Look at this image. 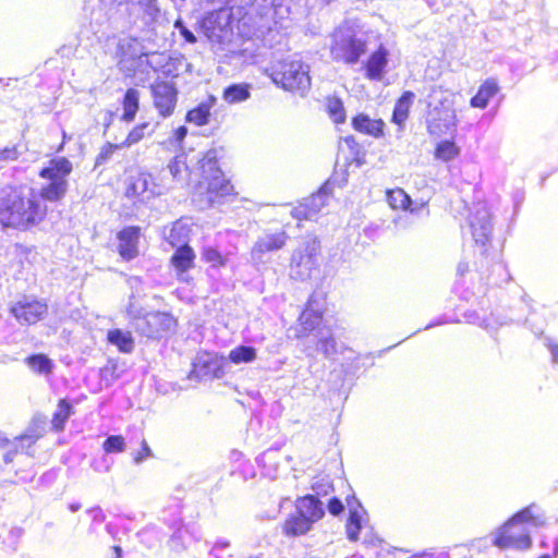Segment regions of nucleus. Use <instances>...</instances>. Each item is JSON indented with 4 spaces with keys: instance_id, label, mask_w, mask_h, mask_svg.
Listing matches in <instances>:
<instances>
[{
    "instance_id": "nucleus-20",
    "label": "nucleus",
    "mask_w": 558,
    "mask_h": 558,
    "mask_svg": "<svg viewBox=\"0 0 558 558\" xmlns=\"http://www.w3.org/2000/svg\"><path fill=\"white\" fill-rule=\"evenodd\" d=\"M351 125L354 131L374 138H380L385 135V121L383 119H372L364 112L353 116Z\"/></svg>"
},
{
    "instance_id": "nucleus-19",
    "label": "nucleus",
    "mask_w": 558,
    "mask_h": 558,
    "mask_svg": "<svg viewBox=\"0 0 558 558\" xmlns=\"http://www.w3.org/2000/svg\"><path fill=\"white\" fill-rule=\"evenodd\" d=\"M295 511L302 514V517L312 524L319 521L325 515L323 502L313 494L298 497L295 500Z\"/></svg>"
},
{
    "instance_id": "nucleus-58",
    "label": "nucleus",
    "mask_w": 558,
    "mask_h": 558,
    "mask_svg": "<svg viewBox=\"0 0 558 558\" xmlns=\"http://www.w3.org/2000/svg\"><path fill=\"white\" fill-rule=\"evenodd\" d=\"M110 124H111V119L106 122L105 130H107L110 126Z\"/></svg>"
},
{
    "instance_id": "nucleus-14",
    "label": "nucleus",
    "mask_w": 558,
    "mask_h": 558,
    "mask_svg": "<svg viewBox=\"0 0 558 558\" xmlns=\"http://www.w3.org/2000/svg\"><path fill=\"white\" fill-rule=\"evenodd\" d=\"M345 504L349 509L348 519L345 521L347 537L351 542H356L360 538L362 522L367 512L354 494L345 497Z\"/></svg>"
},
{
    "instance_id": "nucleus-11",
    "label": "nucleus",
    "mask_w": 558,
    "mask_h": 558,
    "mask_svg": "<svg viewBox=\"0 0 558 558\" xmlns=\"http://www.w3.org/2000/svg\"><path fill=\"white\" fill-rule=\"evenodd\" d=\"M225 368V356L218 353L204 352L197 356L196 361L193 362L189 378L197 381L203 379L221 378L226 374Z\"/></svg>"
},
{
    "instance_id": "nucleus-23",
    "label": "nucleus",
    "mask_w": 558,
    "mask_h": 558,
    "mask_svg": "<svg viewBox=\"0 0 558 558\" xmlns=\"http://www.w3.org/2000/svg\"><path fill=\"white\" fill-rule=\"evenodd\" d=\"M122 114L120 120L125 123H131L135 120L140 111V92L134 88H128L121 99Z\"/></svg>"
},
{
    "instance_id": "nucleus-28",
    "label": "nucleus",
    "mask_w": 558,
    "mask_h": 558,
    "mask_svg": "<svg viewBox=\"0 0 558 558\" xmlns=\"http://www.w3.org/2000/svg\"><path fill=\"white\" fill-rule=\"evenodd\" d=\"M27 367L37 375L50 376L54 368L53 361L44 353H34L24 360Z\"/></svg>"
},
{
    "instance_id": "nucleus-13",
    "label": "nucleus",
    "mask_w": 558,
    "mask_h": 558,
    "mask_svg": "<svg viewBox=\"0 0 558 558\" xmlns=\"http://www.w3.org/2000/svg\"><path fill=\"white\" fill-rule=\"evenodd\" d=\"M175 326V319L168 313L154 312L143 317L137 331L148 339H160Z\"/></svg>"
},
{
    "instance_id": "nucleus-33",
    "label": "nucleus",
    "mask_w": 558,
    "mask_h": 558,
    "mask_svg": "<svg viewBox=\"0 0 558 558\" xmlns=\"http://www.w3.org/2000/svg\"><path fill=\"white\" fill-rule=\"evenodd\" d=\"M107 340L123 353H131L134 349V340L130 331L111 329L107 333Z\"/></svg>"
},
{
    "instance_id": "nucleus-15",
    "label": "nucleus",
    "mask_w": 558,
    "mask_h": 558,
    "mask_svg": "<svg viewBox=\"0 0 558 558\" xmlns=\"http://www.w3.org/2000/svg\"><path fill=\"white\" fill-rule=\"evenodd\" d=\"M142 229L138 226H129L117 233L118 253L124 260L134 259L138 255V242Z\"/></svg>"
},
{
    "instance_id": "nucleus-7",
    "label": "nucleus",
    "mask_w": 558,
    "mask_h": 558,
    "mask_svg": "<svg viewBox=\"0 0 558 558\" xmlns=\"http://www.w3.org/2000/svg\"><path fill=\"white\" fill-rule=\"evenodd\" d=\"M153 106L162 119L171 117L177 109L179 90L173 81L156 80L149 86Z\"/></svg>"
},
{
    "instance_id": "nucleus-9",
    "label": "nucleus",
    "mask_w": 558,
    "mask_h": 558,
    "mask_svg": "<svg viewBox=\"0 0 558 558\" xmlns=\"http://www.w3.org/2000/svg\"><path fill=\"white\" fill-rule=\"evenodd\" d=\"M325 320V311L313 307V301L310 299L298 316L294 326L290 327L292 338L303 340L310 336H318L323 329Z\"/></svg>"
},
{
    "instance_id": "nucleus-41",
    "label": "nucleus",
    "mask_w": 558,
    "mask_h": 558,
    "mask_svg": "<svg viewBox=\"0 0 558 558\" xmlns=\"http://www.w3.org/2000/svg\"><path fill=\"white\" fill-rule=\"evenodd\" d=\"M168 168L173 179H182L183 174L189 171L186 156L184 154L174 156L170 160Z\"/></svg>"
},
{
    "instance_id": "nucleus-42",
    "label": "nucleus",
    "mask_w": 558,
    "mask_h": 558,
    "mask_svg": "<svg viewBox=\"0 0 558 558\" xmlns=\"http://www.w3.org/2000/svg\"><path fill=\"white\" fill-rule=\"evenodd\" d=\"M121 148H125L122 145V142L119 143V144H114V143H110V142L105 143L100 147L99 153L97 154V156L95 158V166L104 165L105 162H107L113 156V154L118 149H121Z\"/></svg>"
},
{
    "instance_id": "nucleus-56",
    "label": "nucleus",
    "mask_w": 558,
    "mask_h": 558,
    "mask_svg": "<svg viewBox=\"0 0 558 558\" xmlns=\"http://www.w3.org/2000/svg\"><path fill=\"white\" fill-rule=\"evenodd\" d=\"M9 442H10V440L8 438L3 437L2 434L0 433V448H3Z\"/></svg>"
},
{
    "instance_id": "nucleus-52",
    "label": "nucleus",
    "mask_w": 558,
    "mask_h": 558,
    "mask_svg": "<svg viewBox=\"0 0 558 558\" xmlns=\"http://www.w3.org/2000/svg\"><path fill=\"white\" fill-rule=\"evenodd\" d=\"M549 350L553 354L555 362L558 363V344H556V343L549 344Z\"/></svg>"
},
{
    "instance_id": "nucleus-10",
    "label": "nucleus",
    "mask_w": 558,
    "mask_h": 558,
    "mask_svg": "<svg viewBox=\"0 0 558 558\" xmlns=\"http://www.w3.org/2000/svg\"><path fill=\"white\" fill-rule=\"evenodd\" d=\"M493 544L500 549L526 550L532 546L529 532L508 519L496 532Z\"/></svg>"
},
{
    "instance_id": "nucleus-49",
    "label": "nucleus",
    "mask_w": 558,
    "mask_h": 558,
    "mask_svg": "<svg viewBox=\"0 0 558 558\" xmlns=\"http://www.w3.org/2000/svg\"><path fill=\"white\" fill-rule=\"evenodd\" d=\"M343 142L351 148H356L359 149L360 148V145L356 141V138L353 136V135H347L345 137H343Z\"/></svg>"
},
{
    "instance_id": "nucleus-54",
    "label": "nucleus",
    "mask_w": 558,
    "mask_h": 558,
    "mask_svg": "<svg viewBox=\"0 0 558 558\" xmlns=\"http://www.w3.org/2000/svg\"><path fill=\"white\" fill-rule=\"evenodd\" d=\"M15 248L19 250L22 254H28L32 251V247H26L22 244H16Z\"/></svg>"
},
{
    "instance_id": "nucleus-18",
    "label": "nucleus",
    "mask_w": 558,
    "mask_h": 558,
    "mask_svg": "<svg viewBox=\"0 0 558 558\" xmlns=\"http://www.w3.org/2000/svg\"><path fill=\"white\" fill-rule=\"evenodd\" d=\"M386 201L392 210L409 211L411 214L424 211L426 216L429 215L427 203H421L418 206L413 207L410 195L401 187L388 189L386 191Z\"/></svg>"
},
{
    "instance_id": "nucleus-1",
    "label": "nucleus",
    "mask_w": 558,
    "mask_h": 558,
    "mask_svg": "<svg viewBox=\"0 0 558 558\" xmlns=\"http://www.w3.org/2000/svg\"><path fill=\"white\" fill-rule=\"evenodd\" d=\"M72 170V162L66 157H56L38 172L41 179L49 181L39 191L13 187L0 198V226L26 232L41 225L48 216L46 202L59 203L65 197L66 178Z\"/></svg>"
},
{
    "instance_id": "nucleus-5",
    "label": "nucleus",
    "mask_w": 558,
    "mask_h": 558,
    "mask_svg": "<svg viewBox=\"0 0 558 558\" xmlns=\"http://www.w3.org/2000/svg\"><path fill=\"white\" fill-rule=\"evenodd\" d=\"M171 226L173 227L167 236V242L174 248V252L169 259V265L173 268L179 280L187 282V278H185L184 275L195 267L196 253L187 241H182L180 236L181 228H178L177 226L185 225L178 220Z\"/></svg>"
},
{
    "instance_id": "nucleus-45",
    "label": "nucleus",
    "mask_w": 558,
    "mask_h": 558,
    "mask_svg": "<svg viewBox=\"0 0 558 558\" xmlns=\"http://www.w3.org/2000/svg\"><path fill=\"white\" fill-rule=\"evenodd\" d=\"M327 509L331 515L337 517L343 512L344 506L338 497H332L327 502Z\"/></svg>"
},
{
    "instance_id": "nucleus-38",
    "label": "nucleus",
    "mask_w": 558,
    "mask_h": 558,
    "mask_svg": "<svg viewBox=\"0 0 558 558\" xmlns=\"http://www.w3.org/2000/svg\"><path fill=\"white\" fill-rule=\"evenodd\" d=\"M149 122H141L135 124L126 134L125 138L122 141V145L128 148L140 142H142L145 137L150 135L153 131H148Z\"/></svg>"
},
{
    "instance_id": "nucleus-26",
    "label": "nucleus",
    "mask_w": 558,
    "mask_h": 558,
    "mask_svg": "<svg viewBox=\"0 0 558 558\" xmlns=\"http://www.w3.org/2000/svg\"><path fill=\"white\" fill-rule=\"evenodd\" d=\"M74 408L66 398H61L57 402V409L52 413L50 421L51 429L56 433L64 430L68 420L74 414Z\"/></svg>"
},
{
    "instance_id": "nucleus-51",
    "label": "nucleus",
    "mask_w": 558,
    "mask_h": 558,
    "mask_svg": "<svg viewBox=\"0 0 558 558\" xmlns=\"http://www.w3.org/2000/svg\"><path fill=\"white\" fill-rule=\"evenodd\" d=\"M144 4L154 12L158 11L157 0H145Z\"/></svg>"
},
{
    "instance_id": "nucleus-46",
    "label": "nucleus",
    "mask_w": 558,
    "mask_h": 558,
    "mask_svg": "<svg viewBox=\"0 0 558 558\" xmlns=\"http://www.w3.org/2000/svg\"><path fill=\"white\" fill-rule=\"evenodd\" d=\"M174 26L179 29L181 36L184 38L186 43H196V36L189 28H186L180 20L175 21Z\"/></svg>"
},
{
    "instance_id": "nucleus-4",
    "label": "nucleus",
    "mask_w": 558,
    "mask_h": 558,
    "mask_svg": "<svg viewBox=\"0 0 558 558\" xmlns=\"http://www.w3.org/2000/svg\"><path fill=\"white\" fill-rule=\"evenodd\" d=\"M272 82L291 93L303 94L311 86L308 66L295 57H287L278 61L271 73Z\"/></svg>"
},
{
    "instance_id": "nucleus-12",
    "label": "nucleus",
    "mask_w": 558,
    "mask_h": 558,
    "mask_svg": "<svg viewBox=\"0 0 558 558\" xmlns=\"http://www.w3.org/2000/svg\"><path fill=\"white\" fill-rule=\"evenodd\" d=\"M366 52V41L355 36H339L330 46L332 60L345 64H355Z\"/></svg>"
},
{
    "instance_id": "nucleus-2",
    "label": "nucleus",
    "mask_w": 558,
    "mask_h": 558,
    "mask_svg": "<svg viewBox=\"0 0 558 558\" xmlns=\"http://www.w3.org/2000/svg\"><path fill=\"white\" fill-rule=\"evenodd\" d=\"M197 166L201 174L198 187L209 205L236 199L235 186L219 167L215 150L206 151L198 160Z\"/></svg>"
},
{
    "instance_id": "nucleus-17",
    "label": "nucleus",
    "mask_w": 558,
    "mask_h": 558,
    "mask_svg": "<svg viewBox=\"0 0 558 558\" xmlns=\"http://www.w3.org/2000/svg\"><path fill=\"white\" fill-rule=\"evenodd\" d=\"M388 57L389 52L387 48L383 45L378 46L377 49L374 50L363 63L365 77L369 81H381L386 74V69L389 61Z\"/></svg>"
},
{
    "instance_id": "nucleus-3",
    "label": "nucleus",
    "mask_w": 558,
    "mask_h": 558,
    "mask_svg": "<svg viewBox=\"0 0 558 558\" xmlns=\"http://www.w3.org/2000/svg\"><path fill=\"white\" fill-rule=\"evenodd\" d=\"M437 94H440L439 98L427 101L425 123L430 135L441 136L457 128L458 117L454 95L444 92L440 86H433L429 97Z\"/></svg>"
},
{
    "instance_id": "nucleus-44",
    "label": "nucleus",
    "mask_w": 558,
    "mask_h": 558,
    "mask_svg": "<svg viewBox=\"0 0 558 558\" xmlns=\"http://www.w3.org/2000/svg\"><path fill=\"white\" fill-rule=\"evenodd\" d=\"M318 345L325 356L332 355L337 352V343L332 335L320 338L318 340Z\"/></svg>"
},
{
    "instance_id": "nucleus-30",
    "label": "nucleus",
    "mask_w": 558,
    "mask_h": 558,
    "mask_svg": "<svg viewBox=\"0 0 558 558\" xmlns=\"http://www.w3.org/2000/svg\"><path fill=\"white\" fill-rule=\"evenodd\" d=\"M45 435V423L40 417H34L26 433L16 437L24 447L31 448Z\"/></svg>"
},
{
    "instance_id": "nucleus-57",
    "label": "nucleus",
    "mask_w": 558,
    "mask_h": 558,
    "mask_svg": "<svg viewBox=\"0 0 558 558\" xmlns=\"http://www.w3.org/2000/svg\"><path fill=\"white\" fill-rule=\"evenodd\" d=\"M113 550L116 553V558H121L122 557V550H121V547L116 545L113 546Z\"/></svg>"
},
{
    "instance_id": "nucleus-8",
    "label": "nucleus",
    "mask_w": 558,
    "mask_h": 558,
    "mask_svg": "<svg viewBox=\"0 0 558 558\" xmlns=\"http://www.w3.org/2000/svg\"><path fill=\"white\" fill-rule=\"evenodd\" d=\"M319 251L320 245L316 239L308 241L303 247L294 250L289 265L291 278L294 280L308 278L318 266L317 256Z\"/></svg>"
},
{
    "instance_id": "nucleus-37",
    "label": "nucleus",
    "mask_w": 558,
    "mask_h": 558,
    "mask_svg": "<svg viewBox=\"0 0 558 558\" xmlns=\"http://www.w3.org/2000/svg\"><path fill=\"white\" fill-rule=\"evenodd\" d=\"M257 357V351L251 345H238L228 354V360L233 364L251 363Z\"/></svg>"
},
{
    "instance_id": "nucleus-31",
    "label": "nucleus",
    "mask_w": 558,
    "mask_h": 558,
    "mask_svg": "<svg viewBox=\"0 0 558 558\" xmlns=\"http://www.w3.org/2000/svg\"><path fill=\"white\" fill-rule=\"evenodd\" d=\"M325 108L328 117L335 124H343L347 120V112L340 97L332 95L326 97Z\"/></svg>"
},
{
    "instance_id": "nucleus-24",
    "label": "nucleus",
    "mask_w": 558,
    "mask_h": 558,
    "mask_svg": "<svg viewBox=\"0 0 558 558\" xmlns=\"http://www.w3.org/2000/svg\"><path fill=\"white\" fill-rule=\"evenodd\" d=\"M288 235L284 231L268 234L258 239L252 248V254L263 255L282 248L286 245Z\"/></svg>"
},
{
    "instance_id": "nucleus-40",
    "label": "nucleus",
    "mask_w": 558,
    "mask_h": 558,
    "mask_svg": "<svg viewBox=\"0 0 558 558\" xmlns=\"http://www.w3.org/2000/svg\"><path fill=\"white\" fill-rule=\"evenodd\" d=\"M315 496H327L333 490V484L327 475H316L311 483Z\"/></svg>"
},
{
    "instance_id": "nucleus-39",
    "label": "nucleus",
    "mask_w": 558,
    "mask_h": 558,
    "mask_svg": "<svg viewBox=\"0 0 558 558\" xmlns=\"http://www.w3.org/2000/svg\"><path fill=\"white\" fill-rule=\"evenodd\" d=\"M202 259L213 268H221L227 265V258L214 246L203 247Z\"/></svg>"
},
{
    "instance_id": "nucleus-55",
    "label": "nucleus",
    "mask_w": 558,
    "mask_h": 558,
    "mask_svg": "<svg viewBox=\"0 0 558 558\" xmlns=\"http://www.w3.org/2000/svg\"><path fill=\"white\" fill-rule=\"evenodd\" d=\"M15 148H4L2 155L4 158L9 157L10 154L15 155Z\"/></svg>"
},
{
    "instance_id": "nucleus-47",
    "label": "nucleus",
    "mask_w": 558,
    "mask_h": 558,
    "mask_svg": "<svg viewBox=\"0 0 558 558\" xmlns=\"http://www.w3.org/2000/svg\"><path fill=\"white\" fill-rule=\"evenodd\" d=\"M150 456H151L150 448H149L147 441L144 439L141 442V449L135 453L133 459L136 463H140L143 460L149 458Z\"/></svg>"
},
{
    "instance_id": "nucleus-48",
    "label": "nucleus",
    "mask_w": 558,
    "mask_h": 558,
    "mask_svg": "<svg viewBox=\"0 0 558 558\" xmlns=\"http://www.w3.org/2000/svg\"><path fill=\"white\" fill-rule=\"evenodd\" d=\"M187 134V129L185 126H179L174 130V138L177 142L181 143Z\"/></svg>"
},
{
    "instance_id": "nucleus-6",
    "label": "nucleus",
    "mask_w": 558,
    "mask_h": 558,
    "mask_svg": "<svg viewBox=\"0 0 558 558\" xmlns=\"http://www.w3.org/2000/svg\"><path fill=\"white\" fill-rule=\"evenodd\" d=\"M9 313L20 325L32 326L48 316L49 305L45 299L24 294L10 305Z\"/></svg>"
},
{
    "instance_id": "nucleus-50",
    "label": "nucleus",
    "mask_w": 558,
    "mask_h": 558,
    "mask_svg": "<svg viewBox=\"0 0 558 558\" xmlns=\"http://www.w3.org/2000/svg\"><path fill=\"white\" fill-rule=\"evenodd\" d=\"M424 558H449V554L446 551L424 554Z\"/></svg>"
},
{
    "instance_id": "nucleus-43",
    "label": "nucleus",
    "mask_w": 558,
    "mask_h": 558,
    "mask_svg": "<svg viewBox=\"0 0 558 558\" xmlns=\"http://www.w3.org/2000/svg\"><path fill=\"white\" fill-rule=\"evenodd\" d=\"M102 449L107 453L122 452L125 449V440L121 435H111L104 441Z\"/></svg>"
},
{
    "instance_id": "nucleus-27",
    "label": "nucleus",
    "mask_w": 558,
    "mask_h": 558,
    "mask_svg": "<svg viewBox=\"0 0 558 558\" xmlns=\"http://www.w3.org/2000/svg\"><path fill=\"white\" fill-rule=\"evenodd\" d=\"M216 97L210 95L206 99V101L198 104L196 107L186 112V121L194 123L197 126H204L208 124L210 118V110L213 106L216 104Z\"/></svg>"
},
{
    "instance_id": "nucleus-16",
    "label": "nucleus",
    "mask_w": 558,
    "mask_h": 558,
    "mask_svg": "<svg viewBox=\"0 0 558 558\" xmlns=\"http://www.w3.org/2000/svg\"><path fill=\"white\" fill-rule=\"evenodd\" d=\"M327 205L326 196L317 193L299 202L292 209V217L299 222L305 220H315L318 218L322 209Z\"/></svg>"
},
{
    "instance_id": "nucleus-29",
    "label": "nucleus",
    "mask_w": 558,
    "mask_h": 558,
    "mask_svg": "<svg viewBox=\"0 0 558 558\" xmlns=\"http://www.w3.org/2000/svg\"><path fill=\"white\" fill-rule=\"evenodd\" d=\"M536 509V506L531 504L517 511L509 520L520 525L530 524L536 527L543 526L545 524V518L541 512H537Z\"/></svg>"
},
{
    "instance_id": "nucleus-21",
    "label": "nucleus",
    "mask_w": 558,
    "mask_h": 558,
    "mask_svg": "<svg viewBox=\"0 0 558 558\" xmlns=\"http://www.w3.org/2000/svg\"><path fill=\"white\" fill-rule=\"evenodd\" d=\"M414 98L415 94L412 90H404L395 102L391 122L400 129H403L405 121L409 119Z\"/></svg>"
},
{
    "instance_id": "nucleus-36",
    "label": "nucleus",
    "mask_w": 558,
    "mask_h": 558,
    "mask_svg": "<svg viewBox=\"0 0 558 558\" xmlns=\"http://www.w3.org/2000/svg\"><path fill=\"white\" fill-rule=\"evenodd\" d=\"M148 190V177L146 173H138L131 178L128 186L125 187V196L128 198L136 199L143 196Z\"/></svg>"
},
{
    "instance_id": "nucleus-59",
    "label": "nucleus",
    "mask_w": 558,
    "mask_h": 558,
    "mask_svg": "<svg viewBox=\"0 0 558 558\" xmlns=\"http://www.w3.org/2000/svg\"><path fill=\"white\" fill-rule=\"evenodd\" d=\"M538 558H551V557L549 555L545 554V555L539 556Z\"/></svg>"
},
{
    "instance_id": "nucleus-22",
    "label": "nucleus",
    "mask_w": 558,
    "mask_h": 558,
    "mask_svg": "<svg viewBox=\"0 0 558 558\" xmlns=\"http://www.w3.org/2000/svg\"><path fill=\"white\" fill-rule=\"evenodd\" d=\"M313 527L302 514L296 511L290 513L281 524V531L287 537H299L307 534Z\"/></svg>"
},
{
    "instance_id": "nucleus-35",
    "label": "nucleus",
    "mask_w": 558,
    "mask_h": 558,
    "mask_svg": "<svg viewBox=\"0 0 558 558\" xmlns=\"http://www.w3.org/2000/svg\"><path fill=\"white\" fill-rule=\"evenodd\" d=\"M460 155V147L453 140H444L436 144L434 157L440 161L449 162Z\"/></svg>"
},
{
    "instance_id": "nucleus-34",
    "label": "nucleus",
    "mask_w": 558,
    "mask_h": 558,
    "mask_svg": "<svg viewBox=\"0 0 558 558\" xmlns=\"http://www.w3.org/2000/svg\"><path fill=\"white\" fill-rule=\"evenodd\" d=\"M248 83L231 84L223 89L222 98L228 104L242 102L251 96Z\"/></svg>"
},
{
    "instance_id": "nucleus-53",
    "label": "nucleus",
    "mask_w": 558,
    "mask_h": 558,
    "mask_svg": "<svg viewBox=\"0 0 558 558\" xmlns=\"http://www.w3.org/2000/svg\"><path fill=\"white\" fill-rule=\"evenodd\" d=\"M17 453V450H13L11 452H7L3 457L5 463H11L13 461L14 456Z\"/></svg>"
},
{
    "instance_id": "nucleus-32",
    "label": "nucleus",
    "mask_w": 558,
    "mask_h": 558,
    "mask_svg": "<svg viewBox=\"0 0 558 558\" xmlns=\"http://www.w3.org/2000/svg\"><path fill=\"white\" fill-rule=\"evenodd\" d=\"M471 233L477 244L485 245L490 236V222L487 217H473L470 221Z\"/></svg>"
},
{
    "instance_id": "nucleus-25",
    "label": "nucleus",
    "mask_w": 558,
    "mask_h": 558,
    "mask_svg": "<svg viewBox=\"0 0 558 558\" xmlns=\"http://www.w3.org/2000/svg\"><path fill=\"white\" fill-rule=\"evenodd\" d=\"M499 92L498 83L495 78L485 80L478 87L476 94L470 99L473 108L484 109L489 100Z\"/></svg>"
}]
</instances>
